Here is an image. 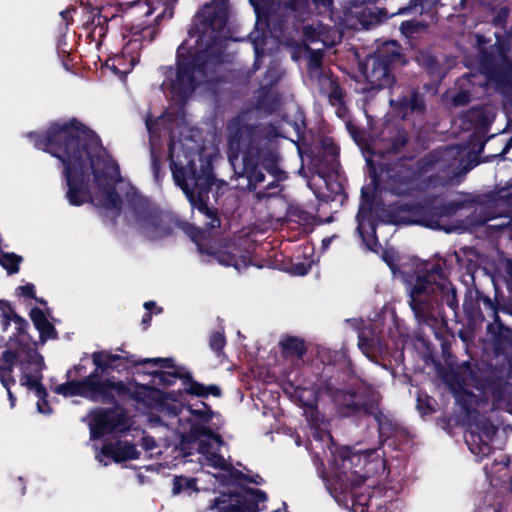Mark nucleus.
<instances>
[{
    "instance_id": "5",
    "label": "nucleus",
    "mask_w": 512,
    "mask_h": 512,
    "mask_svg": "<svg viewBox=\"0 0 512 512\" xmlns=\"http://www.w3.org/2000/svg\"><path fill=\"white\" fill-rule=\"evenodd\" d=\"M227 131L229 158L232 160L242 153V166L235 169L236 188L256 191L265 181L267 172L273 180L263 190L257 191L255 197L259 201L270 197L269 191L287 179L286 172L279 165L278 128L272 123H248L243 115H237L229 120Z\"/></svg>"
},
{
    "instance_id": "6",
    "label": "nucleus",
    "mask_w": 512,
    "mask_h": 512,
    "mask_svg": "<svg viewBox=\"0 0 512 512\" xmlns=\"http://www.w3.org/2000/svg\"><path fill=\"white\" fill-rule=\"evenodd\" d=\"M168 159L174 182L183 191L192 209L206 218L208 229L220 227L218 209L209 206V194L217 180L212 157L195 147H187L182 140L171 139Z\"/></svg>"
},
{
    "instance_id": "30",
    "label": "nucleus",
    "mask_w": 512,
    "mask_h": 512,
    "mask_svg": "<svg viewBox=\"0 0 512 512\" xmlns=\"http://www.w3.org/2000/svg\"><path fill=\"white\" fill-rule=\"evenodd\" d=\"M491 123L484 107H472L461 115V127L464 130L488 133Z\"/></svg>"
},
{
    "instance_id": "20",
    "label": "nucleus",
    "mask_w": 512,
    "mask_h": 512,
    "mask_svg": "<svg viewBox=\"0 0 512 512\" xmlns=\"http://www.w3.org/2000/svg\"><path fill=\"white\" fill-rule=\"evenodd\" d=\"M14 324L16 331L8 338L7 341L9 349L17 352L19 351L20 354H23L21 363L37 360L39 357H42L37 352L36 342L28 333V329L30 327L29 322L21 316L16 318Z\"/></svg>"
},
{
    "instance_id": "61",
    "label": "nucleus",
    "mask_w": 512,
    "mask_h": 512,
    "mask_svg": "<svg viewBox=\"0 0 512 512\" xmlns=\"http://www.w3.org/2000/svg\"><path fill=\"white\" fill-rule=\"evenodd\" d=\"M158 124V119L153 118L151 115H148L145 119V125L150 134L156 133V128Z\"/></svg>"
},
{
    "instance_id": "56",
    "label": "nucleus",
    "mask_w": 512,
    "mask_h": 512,
    "mask_svg": "<svg viewBox=\"0 0 512 512\" xmlns=\"http://www.w3.org/2000/svg\"><path fill=\"white\" fill-rule=\"evenodd\" d=\"M401 32L405 35H411L418 30V23L415 21H404L400 26Z\"/></svg>"
},
{
    "instance_id": "59",
    "label": "nucleus",
    "mask_w": 512,
    "mask_h": 512,
    "mask_svg": "<svg viewBox=\"0 0 512 512\" xmlns=\"http://www.w3.org/2000/svg\"><path fill=\"white\" fill-rule=\"evenodd\" d=\"M451 421L455 422L456 425L461 426L463 420L462 418H439L437 425L446 430L447 433H450V430L447 429V426L450 425Z\"/></svg>"
},
{
    "instance_id": "21",
    "label": "nucleus",
    "mask_w": 512,
    "mask_h": 512,
    "mask_svg": "<svg viewBox=\"0 0 512 512\" xmlns=\"http://www.w3.org/2000/svg\"><path fill=\"white\" fill-rule=\"evenodd\" d=\"M394 210L403 223L418 224L430 229L432 224H436L430 217V198L422 202L399 203Z\"/></svg>"
},
{
    "instance_id": "55",
    "label": "nucleus",
    "mask_w": 512,
    "mask_h": 512,
    "mask_svg": "<svg viewBox=\"0 0 512 512\" xmlns=\"http://www.w3.org/2000/svg\"><path fill=\"white\" fill-rule=\"evenodd\" d=\"M476 298L479 303L482 302L487 309L491 310L494 316L498 319L496 303L493 302L490 297L477 291Z\"/></svg>"
},
{
    "instance_id": "18",
    "label": "nucleus",
    "mask_w": 512,
    "mask_h": 512,
    "mask_svg": "<svg viewBox=\"0 0 512 512\" xmlns=\"http://www.w3.org/2000/svg\"><path fill=\"white\" fill-rule=\"evenodd\" d=\"M81 6L89 13L84 23L85 29L89 30L88 37L97 44L106 36L110 22L118 23L122 20L121 16L111 12V8L99 6L96 0H81Z\"/></svg>"
},
{
    "instance_id": "50",
    "label": "nucleus",
    "mask_w": 512,
    "mask_h": 512,
    "mask_svg": "<svg viewBox=\"0 0 512 512\" xmlns=\"http://www.w3.org/2000/svg\"><path fill=\"white\" fill-rule=\"evenodd\" d=\"M16 295L19 297H27L30 299L36 298L35 286L32 283L18 286L16 288Z\"/></svg>"
},
{
    "instance_id": "64",
    "label": "nucleus",
    "mask_w": 512,
    "mask_h": 512,
    "mask_svg": "<svg viewBox=\"0 0 512 512\" xmlns=\"http://www.w3.org/2000/svg\"><path fill=\"white\" fill-rule=\"evenodd\" d=\"M151 321H152V313H151V311H146L143 314L142 320H141V324H142L144 330H146L150 326Z\"/></svg>"
},
{
    "instance_id": "42",
    "label": "nucleus",
    "mask_w": 512,
    "mask_h": 512,
    "mask_svg": "<svg viewBox=\"0 0 512 512\" xmlns=\"http://www.w3.org/2000/svg\"><path fill=\"white\" fill-rule=\"evenodd\" d=\"M0 322L2 326V330L5 332L8 330L11 321H16L17 317H21L18 315L12 306L11 302L5 299H0Z\"/></svg>"
},
{
    "instance_id": "39",
    "label": "nucleus",
    "mask_w": 512,
    "mask_h": 512,
    "mask_svg": "<svg viewBox=\"0 0 512 512\" xmlns=\"http://www.w3.org/2000/svg\"><path fill=\"white\" fill-rule=\"evenodd\" d=\"M84 386H92L89 380L81 381V380H73L67 381L58 385L55 388V392L57 394L63 395L65 397L68 396H89Z\"/></svg>"
},
{
    "instance_id": "2",
    "label": "nucleus",
    "mask_w": 512,
    "mask_h": 512,
    "mask_svg": "<svg viewBox=\"0 0 512 512\" xmlns=\"http://www.w3.org/2000/svg\"><path fill=\"white\" fill-rule=\"evenodd\" d=\"M27 136L37 149L62 162L66 199L71 206L94 203L86 179L88 165L96 184L119 176V165L108 155L100 137L75 117L52 122L45 133L29 132Z\"/></svg>"
},
{
    "instance_id": "32",
    "label": "nucleus",
    "mask_w": 512,
    "mask_h": 512,
    "mask_svg": "<svg viewBox=\"0 0 512 512\" xmlns=\"http://www.w3.org/2000/svg\"><path fill=\"white\" fill-rule=\"evenodd\" d=\"M493 350L497 357H503L509 365L512 363V329L498 324V330L493 338Z\"/></svg>"
},
{
    "instance_id": "41",
    "label": "nucleus",
    "mask_w": 512,
    "mask_h": 512,
    "mask_svg": "<svg viewBox=\"0 0 512 512\" xmlns=\"http://www.w3.org/2000/svg\"><path fill=\"white\" fill-rule=\"evenodd\" d=\"M463 310L465 316L469 322L481 323L485 320V317L481 311L480 303L477 300L465 299L463 303Z\"/></svg>"
},
{
    "instance_id": "23",
    "label": "nucleus",
    "mask_w": 512,
    "mask_h": 512,
    "mask_svg": "<svg viewBox=\"0 0 512 512\" xmlns=\"http://www.w3.org/2000/svg\"><path fill=\"white\" fill-rule=\"evenodd\" d=\"M121 181V175L115 176L111 179L101 180L100 184H96L98 187V196L92 203L95 207L112 210L114 218H117L121 214L123 201L119 195L115 184Z\"/></svg>"
},
{
    "instance_id": "52",
    "label": "nucleus",
    "mask_w": 512,
    "mask_h": 512,
    "mask_svg": "<svg viewBox=\"0 0 512 512\" xmlns=\"http://www.w3.org/2000/svg\"><path fill=\"white\" fill-rule=\"evenodd\" d=\"M315 9L318 10L319 13H327L331 12L334 5V0H311Z\"/></svg>"
},
{
    "instance_id": "44",
    "label": "nucleus",
    "mask_w": 512,
    "mask_h": 512,
    "mask_svg": "<svg viewBox=\"0 0 512 512\" xmlns=\"http://www.w3.org/2000/svg\"><path fill=\"white\" fill-rule=\"evenodd\" d=\"M208 343L210 349L218 358L225 356L224 348L227 344V340L223 329L212 331L209 335Z\"/></svg>"
},
{
    "instance_id": "31",
    "label": "nucleus",
    "mask_w": 512,
    "mask_h": 512,
    "mask_svg": "<svg viewBox=\"0 0 512 512\" xmlns=\"http://www.w3.org/2000/svg\"><path fill=\"white\" fill-rule=\"evenodd\" d=\"M22 359L23 354H20L19 351L8 348L2 352L0 356V382L6 390L16 384L13 377L14 367L17 363L21 366Z\"/></svg>"
},
{
    "instance_id": "63",
    "label": "nucleus",
    "mask_w": 512,
    "mask_h": 512,
    "mask_svg": "<svg viewBox=\"0 0 512 512\" xmlns=\"http://www.w3.org/2000/svg\"><path fill=\"white\" fill-rule=\"evenodd\" d=\"M469 101V95L466 92H459L453 97L455 105H464Z\"/></svg>"
},
{
    "instance_id": "53",
    "label": "nucleus",
    "mask_w": 512,
    "mask_h": 512,
    "mask_svg": "<svg viewBox=\"0 0 512 512\" xmlns=\"http://www.w3.org/2000/svg\"><path fill=\"white\" fill-rule=\"evenodd\" d=\"M417 408L419 412L423 415L434 412V408L430 403V398L426 396L425 400L421 396L417 398Z\"/></svg>"
},
{
    "instance_id": "28",
    "label": "nucleus",
    "mask_w": 512,
    "mask_h": 512,
    "mask_svg": "<svg viewBox=\"0 0 512 512\" xmlns=\"http://www.w3.org/2000/svg\"><path fill=\"white\" fill-rule=\"evenodd\" d=\"M277 79L261 85L255 92V108L267 115L277 112L282 106V96L275 88Z\"/></svg>"
},
{
    "instance_id": "38",
    "label": "nucleus",
    "mask_w": 512,
    "mask_h": 512,
    "mask_svg": "<svg viewBox=\"0 0 512 512\" xmlns=\"http://www.w3.org/2000/svg\"><path fill=\"white\" fill-rule=\"evenodd\" d=\"M419 65L432 78L441 81L445 74L437 57L429 52H422L417 58Z\"/></svg>"
},
{
    "instance_id": "57",
    "label": "nucleus",
    "mask_w": 512,
    "mask_h": 512,
    "mask_svg": "<svg viewBox=\"0 0 512 512\" xmlns=\"http://www.w3.org/2000/svg\"><path fill=\"white\" fill-rule=\"evenodd\" d=\"M310 264H305L303 262H299V263H296L292 266L291 268V272L294 274V275H298V276H304L306 275L309 270H310Z\"/></svg>"
},
{
    "instance_id": "36",
    "label": "nucleus",
    "mask_w": 512,
    "mask_h": 512,
    "mask_svg": "<svg viewBox=\"0 0 512 512\" xmlns=\"http://www.w3.org/2000/svg\"><path fill=\"white\" fill-rule=\"evenodd\" d=\"M311 165L314 172L326 182L333 175L338 173L340 167L339 159H331L329 156L317 151L311 158Z\"/></svg>"
},
{
    "instance_id": "47",
    "label": "nucleus",
    "mask_w": 512,
    "mask_h": 512,
    "mask_svg": "<svg viewBox=\"0 0 512 512\" xmlns=\"http://www.w3.org/2000/svg\"><path fill=\"white\" fill-rule=\"evenodd\" d=\"M319 152L329 156L332 160L339 159L340 148L332 137H324L321 140Z\"/></svg>"
},
{
    "instance_id": "27",
    "label": "nucleus",
    "mask_w": 512,
    "mask_h": 512,
    "mask_svg": "<svg viewBox=\"0 0 512 512\" xmlns=\"http://www.w3.org/2000/svg\"><path fill=\"white\" fill-rule=\"evenodd\" d=\"M487 133L482 132H472L468 138V145L471 150L468 152V163L465 165L466 170H470L473 167L477 166L480 163H487L494 161L497 157L505 155L510 147L511 141L506 143L499 154H490L485 155L484 157H480L481 152L483 151L485 144L487 142L486 138Z\"/></svg>"
},
{
    "instance_id": "3",
    "label": "nucleus",
    "mask_w": 512,
    "mask_h": 512,
    "mask_svg": "<svg viewBox=\"0 0 512 512\" xmlns=\"http://www.w3.org/2000/svg\"><path fill=\"white\" fill-rule=\"evenodd\" d=\"M229 18L228 0H212L195 16V27L189 36L195 37V45L183 41L176 51V69L170 66L166 79L170 92L187 99L202 84L218 82V68L223 63V39L220 33Z\"/></svg>"
},
{
    "instance_id": "26",
    "label": "nucleus",
    "mask_w": 512,
    "mask_h": 512,
    "mask_svg": "<svg viewBox=\"0 0 512 512\" xmlns=\"http://www.w3.org/2000/svg\"><path fill=\"white\" fill-rule=\"evenodd\" d=\"M356 231L365 247L373 252H377L381 246L376 234L377 224L372 218L371 208L360 206L356 215Z\"/></svg>"
},
{
    "instance_id": "10",
    "label": "nucleus",
    "mask_w": 512,
    "mask_h": 512,
    "mask_svg": "<svg viewBox=\"0 0 512 512\" xmlns=\"http://www.w3.org/2000/svg\"><path fill=\"white\" fill-rule=\"evenodd\" d=\"M496 41L484 35H476L475 49L479 72L487 82L498 89L512 87V59L509 53L512 49V26L503 35L495 34Z\"/></svg>"
},
{
    "instance_id": "24",
    "label": "nucleus",
    "mask_w": 512,
    "mask_h": 512,
    "mask_svg": "<svg viewBox=\"0 0 512 512\" xmlns=\"http://www.w3.org/2000/svg\"><path fill=\"white\" fill-rule=\"evenodd\" d=\"M484 470L491 485L499 489V493L512 494V472L509 467V458L506 455L500 454L490 466L485 465Z\"/></svg>"
},
{
    "instance_id": "35",
    "label": "nucleus",
    "mask_w": 512,
    "mask_h": 512,
    "mask_svg": "<svg viewBox=\"0 0 512 512\" xmlns=\"http://www.w3.org/2000/svg\"><path fill=\"white\" fill-rule=\"evenodd\" d=\"M29 316L39 332V338L42 343H45L49 339H57L58 334L54 325L49 322L41 308L33 307L29 312Z\"/></svg>"
},
{
    "instance_id": "25",
    "label": "nucleus",
    "mask_w": 512,
    "mask_h": 512,
    "mask_svg": "<svg viewBox=\"0 0 512 512\" xmlns=\"http://www.w3.org/2000/svg\"><path fill=\"white\" fill-rule=\"evenodd\" d=\"M44 359L39 357L37 360L22 362L21 364V385L26 386L29 390L34 391L39 399L44 400L48 397V392L42 384V370L44 368Z\"/></svg>"
},
{
    "instance_id": "62",
    "label": "nucleus",
    "mask_w": 512,
    "mask_h": 512,
    "mask_svg": "<svg viewBox=\"0 0 512 512\" xmlns=\"http://www.w3.org/2000/svg\"><path fill=\"white\" fill-rule=\"evenodd\" d=\"M142 447L147 452H152L156 448V442L152 437L145 436L142 439ZM150 456H152V453H150Z\"/></svg>"
},
{
    "instance_id": "54",
    "label": "nucleus",
    "mask_w": 512,
    "mask_h": 512,
    "mask_svg": "<svg viewBox=\"0 0 512 512\" xmlns=\"http://www.w3.org/2000/svg\"><path fill=\"white\" fill-rule=\"evenodd\" d=\"M380 437H390L391 421L389 418H376Z\"/></svg>"
},
{
    "instance_id": "34",
    "label": "nucleus",
    "mask_w": 512,
    "mask_h": 512,
    "mask_svg": "<svg viewBox=\"0 0 512 512\" xmlns=\"http://www.w3.org/2000/svg\"><path fill=\"white\" fill-rule=\"evenodd\" d=\"M279 347L281 355L286 359L300 360L307 353V347L304 339L297 336H282L279 341Z\"/></svg>"
},
{
    "instance_id": "15",
    "label": "nucleus",
    "mask_w": 512,
    "mask_h": 512,
    "mask_svg": "<svg viewBox=\"0 0 512 512\" xmlns=\"http://www.w3.org/2000/svg\"><path fill=\"white\" fill-rule=\"evenodd\" d=\"M462 374L466 385L484 395L491 396L496 401L512 404V384L506 380L502 369L485 362L475 364L467 362Z\"/></svg>"
},
{
    "instance_id": "9",
    "label": "nucleus",
    "mask_w": 512,
    "mask_h": 512,
    "mask_svg": "<svg viewBox=\"0 0 512 512\" xmlns=\"http://www.w3.org/2000/svg\"><path fill=\"white\" fill-rule=\"evenodd\" d=\"M127 204L133 212L139 233L148 241L156 242L174 237L177 231H182L196 243L199 250L200 242L204 239V230L182 219L172 211L164 210L154 204L149 198L138 192L126 194Z\"/></svg>"
},
{
    "instance_id": "22",
    "label": "nucleus",
    "mask_w": 512,
    "mask_h": 512,
    "mask_svg": "<svg viewBox=\"0 0 512 512\" xmlns=\"http://www.w3.org/2000/svg\"><path fill=\"white\" fill-rule=\"evenodd\" d=\"M390 105L402 119H406L409 115H423L427 109L425 93L419 87L408 89L396 100H391Z\"/></svg>"
},
{
    "instance_id": "16",
    "label": "nucleus",
    "mask_w": 512,
    "mask_h": 512,
    "mask_svg": "<svg viewBox=\"0 0 512 512\" xmlns=\"http://www.w3.org/2000/svg\"><path fill=\"white\" fill-rule=\"evenodd\" d=\"M465 442L476 460L481 461L492 451L491 443L499 437V418H462Z\"/></svg>"
},
{
    "instance_id": "58",
    "label": "nucleus",
    "mask_w": 512,
    "mask_h": 512,
    "mask_svg": "<svg viewBox=\"0 0 512 512\" xmlns=\"http://www.w3.org/2000/svg\"><path fill=\"white\" fill-rule=\"evenodd\" d=\"M307 5V0H288L286 3V6L292 11H302Z\"/></svg>"
},
{
    "instance_id": "17",
    "label": "nucleus",
    "mask_w": 512,
    "mask_h": 512,
    "mask_svg": "<svg viewBox=\"0 0 512 512\" xmlns=\"http://www.w3.org/2000/svg\"><path fill=\"white\" fill-rule=\"evenodd\" d=\"M266 495L260 490L236 487L222 492L210 509L215 512H263L266 509ZM273 512H287L277 509Z\"/></svg>"
},
{
    "instance_id": "19",
    "label": "nucleus",
    "mask_w": 512,
    "mask_h": 512,
    "mask_svg": "<svg viewBox=\"0 0 512 512\" xmlns=\"http://www.w3.org/2000/svg\"><path fill=\"white\" fill-rule=\"evenodd\" d=\"M163 13L156 16L154 23L143 25H125V32L122 33L123 40L128 41L122 48V55L129 56L131 63L139 58V51L143 47V42L151 43L159 33V24L163 18Z\"/></svg>"
},
{
    "instance_id": "43",
    "label": "nucleus",
    "mask_w": 512,
    "mask_h": 512,
    "mask_svg": "<svg viewBox=\"0 0 512 512\" xmlns=\"http://www.w3.org/2000/svg\"><path fill=\"white\" fill-rule=\"evenodd\" d=\"M23 258L20 255L9 252H0V265L7 271L9 275L19 272L20 263Z\"/></svg>"
},
{
    "instance_id": "4",
    "label": "nucleus",
    "mask_w": 512,
    "mask_h": 512,
    "mask_svg": "<svg viewBox=\"0 0 512 512\" xmlns=\"http://www.w3.org/2000/svg\"><path fill=\"white\" fill-rule=\"evenodd\" d=\"M309 435L314 443L311 448L316 457L324 465V460L318 449L325 457L330 455L329 471L322 472L321 477L331 496L339 505L351 509L352 512H365L372 506H377L375 495L357 494L356 490L364 483L374 469L384 468L383 460L373 450L364 452L352 451L349 447H336L328 431L327 418H306Z\"/></svg>"
},
{
    "instance_id": "1",
    "label": "nucleus",
    "mask_w": 512,
    "mask_h": 512,
    "mask_svg": "<svg viewBox=\"0 0 512 512\" xmlns=\"http://www.w3.org/2000/svg\"><path fill=\"white\" fill-rule=\"evenodd\" d=\"M92 361L102 373L121 371L126 367L122 362L132 365L133 375L143 380L135 383V390L130 389V397L123 398L124 407L134 402L138 410L147 416L162 413L167 416H179L184 408L191 416H218L210 405L204 401L189 404L188 396L207 398L209 395L220 397L222 390L218 385H204L196 381L186 367L177 365L172 357L138 358L127 353L125 356L106 351L92 354Z\"/></svg>"
},
{
    "instance_id": "12",
    "label": "nucleus",
    "mask_w": 512,
    "mask_h": 512,
    "mask_svg": "<svg viewBox=\"0 0 512 512\" xmlns=\"http://www.w3.org/2000/svg\"><path fill=\"white\" fill-rule=\"evenodd\" d=\"M130 418H90L88 426L90 429V440H103V446L98 451V446L94 444L97 451L96 459L99 463L107 466L110 460L121 463L128 460L138 459L140 451L135 445L128 441L116 440L112 443V439H116L119 435L130 428Z\"/></svg>"
},
{
    "instance_id": "11",
    "label": "nucleus",
    "mask_w": 512,
    "mask_h": 512,
    "mask_svg": "<svg viewBox=\"0 0 512 512\" xmlns=\"http://www.w3.org/2000/svg\"><path fill=\"white\" fill-rule=\"evenodd\" d=\"M207 419L208 418H185L187 424H190L192 429L189 435H186L185 431L179 430L182 437V445L184 449L196 447L197 452L202 457L201 461L203 465L221 471L219 474L212 475L215 482L228 485L230 478L233 476V471L230 463L220 453L224 442L218 434L207 426Z\"/></svg>"
},
{
    "instance_id": "13",
    "label": "nucleus",
    "mask_w": 512,
    "mask_h": 512,
    "mask_svg": "<svg viewBox=\"0 0 512 512\" xmlns=\"http://www.w3.org/2000/svg\"><path fill=\"white\" fill-rule=\"evenodd\" d=\"M407 64L402 46L396 40L384 42L367 58L363 74L370 90L392 88L396 83L394 70Z\"/></svg>"
},
{
    "instance_id": "7",
    "label": "nucleus",
    "mask_w": 512,
    "mask_h": 512,
    "mask_svg": "<svg viewBox=\"0 0 512 512\" xmlns=\"http://www.w3.org/2000/svg\"><path fill=\"white\" fill-rule=\"evenodd\" d=\"M406 281L409 284V305L417 321L429 326L436 338H440L437 328L445 324L443 307L447 306L457 316L456 288L440 263L417 265L414 280Z\"/></svg>"
},
{
    "instance_id": "33",
    "label": "nucleus",
    "mask_w": 512,
    "mask_h": 512,
    "mask_svg": "<svg viewBox=\"0 0 512 512\" xmlns=\"http://www.w3.org/2000/svg\"><path fill=\"white\" fill-rule=\"evenodd\" d=\"M418 188V175L416 173H395L390 180V190L398 196L413 195Z\"/></svg>"
},
{
    "instance_id": "8",
    "label": "nucleus",
    "mask_w": 512,
    "mask_h": 512,
    "mask_svg": "<svg viewBox=\"0 0 512 512\" xmlns=\"http://www.w3.org/2000/svg\"><path fill=\"white\" fill-rule=\"evenodd\" d=\"M348 375L335 365H323L315 386L336 416H384L381 395L372 386H348Z\"/></svg>"
},
{
    "instance_id": "51",
    "label": "nucleus",
    "mask_w": 512,
    "mask_h": 512,
    "mask_svg": "<svg viewBox=\"0 0 512 512\" xmlns=\"http://www.w3.org/2000/svg\"><path fill=\"white\" fill-rule=\"evenodd\" d=\"M176 420H177V423H178V427L176 429V433H177V435L180 438V444H182V437H181V435L179 433V430L180 431H185L186 435H189L192 428H191L190 424H187L185 418H176ZM181 447H183V445H181ZM182 450H189V454H192V451L189 448H186V449L182 448ZM192 450H196L197 451L196 447L192 448Z\"/></svg>"
},
{
    "instance_id": "60",
    "label": "nucleus",
    "mask_w": 512,
    "mask_h": 512,
    "mask_svg": "<svg viewBox=\"0 0 512 512\" xmlns=\"http://www.w3.org/2000/svg\"><path fill=\"white\" fill-rule=\"evenodd\" d=\"M451 421L455 422L456 425L461 426L463 420L462 418H439L437 425L446 430L447 433H450V430L447 429V426L450 425Z\"/></svg>"
},
{
    "instance_id": "49",
    "label": "nucleus",
    "mask_w": 512,
    "mask_h": 512,
    "mask_svg": "<svg viewBox=\"0 0 512 512\" xmlns=\"http://www.w3.org/2000/svg\"><path fill=\"white\" fill-rule=\"evenodd\" d=\"M218 262L224 266H233L238 269V257L231 252H220L217 256Z\"/></svg>"
},
{
    "instance_id": "40",
    "label": "nucleus",
    "mask_w": 512,
    "mask_h": 512,
    "mask_svg": "<svg viewBox=\"0 0 512 512\" xmlns=\"http://www.w3.org/2000/svg\"><path fill=\"white\" fill-rule=\"evenodd\" d=\"M441 160V152L433 150L423 157L419 158L416 162L417 175H423L428 173L434 166Z\"/></svg>"
},
{
    "instance_id": "48",
    "label": "nucleus",
    "mask_w": 512,
    "mask_h": 512,
    "mask_svg": "<svg viewBox=\"0 0 512 512\" xmlns=\"http://www.w3.org/2000/svg\"><path fill=\"white\" fill-rule=\"evenodd\" d=\"M150 157H151V170H152L154 179L158 182L163 178L164 173L161 170L160 158L157 155V153L153 147H151V149H150Z\"/></svg>"
},
{
    "instance_id": "45",
    "label": "nucleus",
    "mask_w": 512,
    "mask_h": 512,
    "mask_svg": "<svg viewBox=\"0 0 512 512\" xmlns=\"http://www.w3.org/2000/svg\"><path fill=\"white\" fill-rule=\"evenodd\" d=\"M196 483H197V479H195V478H188V477H184V476L175 477L174 483H173V493L174 494L184 493V494L190 495L193 492H196L198 490Z\"/></svg>"
},
{
    "instance_id": "29",
    "label": "nucleus",
    "mask_w": 512,
    "mask_h": 512,
    "mask_svg": "<svg viewBox=\"0 0 512 512\" xmlns=\"http://www.w3.org/2000/svg\"><path fill=\"white\" fill-rule=\"evenodd\" d=\"M465 201L454 200L443 202L439 205L435 204V200L430 198V212L431 220L435 221L436 224H432V229L444 230L445 232H451L450 227L445 226V219L454 216L459 210L465 207Z\"/></svg>"
},
{
    "instance_id": "14",
    "label": "nucleus",
    "mask_w": 512,
    "mask_h": 512,
    "mask_svg": "<svg viewBox=\"0 0 512 512\" xmlns=\"http://www.w3.org/2000/svg\"><path fill=\"white\" fill-rule=\"evenodd\" d=\"M99 368L85 377L82 381L89 380L92 386H84L89 397L106 408H98L90 411L87 416H129L128 408L124 407L123 398L130 397V388L123 381H112L101 379L98 374Z\"/></svg>"
},
{
    "instance_id": "37",
    "label": "nucleus",
    "mask_w": 512,
    "mask_h": 512,
    "mask_svg": "<svg viewBox=\"0 0 512 512\" xmlns=\"http://www.w3.org/2000/svg\"><path fill=\"white\" fill-rule=\"evenodd\" d=\"M384 140L387 142V152L396 155L407 145L409 137L405 129L395 126L388 128V136Z\"/></svg>"
},
{
    "instance_id": "46",
    "label": "nucleus",
    "mask_w": 512,
    "mask_h": 512,
    "mask_svg": "<svg viewBox=\"0 0 512 512\" xmlns=\"http://www.w3.org/2000/svg\"><path fill=\"white\" fill-rule=\"evenodd\" d=\"M345 98V92L340 86L337 79H330L329 81V92H328V100L331 105H340L343 107V103Z\"/></svg>"
}]
</instances>
